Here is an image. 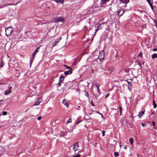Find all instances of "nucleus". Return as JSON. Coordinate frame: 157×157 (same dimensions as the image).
I'll list each match as a JSON object with an SVG mask.
<instances>
[{"instance_id": "obj_1", "label": "nucleus", "mask_w": 157, "mask_h": 157, "mask_svg": "<svg viewBox=\"0 0 157 157\" xmlns=\"http://www.w3.org/2000/svg\"><path fill=\"white\" fill-rule=\"evenodd\" d=\"M13 29L12 27H8L5 28L6 34L7 36H10L12 33Z\"/></svg>"}, {"instance_id": "obj_60", "label": "nucleus", "mask_w": 157, "mask_h": 157, "mask_svg": "<svg viewBox=\"0 0 157 157\" xmlns=\"http://www.w3.org/2000/svg\"><path fill=\"white\" fill-rule=\"evenodd\" d=\"M2 101V100H0V102L1 101Z\"/></svg>"}, {"instance_id": "obj_11", "label": "nucleus", "mask_w": 157, "mask_h": 157, "mask_svg": "<svg viewBox=\"0 0 157 157\" xmlns=\"http://www.w3.org/2000/svg\"><path fill=\"white\" fill-rule=\"evenodd\" d=\"M144 111H140L139 112L138 116L140 118L144 114Z\"/></svg>"}, {"instance_id": "obj_53", "label": "nucleus", "mask_w": 157, "mask_h": 157, "mask_svg": "<svg viewBox=\"0 0 157 157\" xmlns=\"http://www.w3.org/2000/svg\"><path fill=\"white\" fill-rule=\"evenodd\" d=\"M134 117H133V118L132 119V120H133V118Z\"/></svg>"}, {"instance_id": "obj_13", "label": "nucleus", "mask_w": 157, "mask_h": 157, "mask_svg": "<svg viewBox=\"0 0 157 157\" xmlns=\"http://www.w3.org/2000/svg\"><path fill=\"white\" fill-rule=\"evenodd\" d=\"M64 78V77L63 76H61L59 78V82H62Z\"/></svg>"}, {"instance_id": "obj_6", "label": "nucleus", "mask_w": 157, "mask_h": 157, "mask_svg": "<svg viewBox=\"0 0 157 157\" xmlns=\"http://www.w3.org/2000/svg\"><path fill=\"white\" fill-rule=\"evenodd\" d=\"M40 46L39 47H38L33 53L32 57V59L35 57V56L36 54V53L39 52Z\"/></svg>"}, {"instance_id": "obj_7", "label": "nucleus", "mask_w": 157, "mask_h": 157, "mask_svg": "<svg viewBox=\"0 0 157 157\" xmlns=\"http://www.w3.org/2000/svg\"><path fill=\"white\" fill-rule=\"evenodd\" d=\"M12 87L11 86L9 87L8 90H6L5 92V95H7L9 94L11 91V89Z\"/></svg>"}, {"instance_id": "obj_18", "label": "nucleus", "mask_w": 157, "mask_h": 157, "mask_svg": "<svg viewBox=\"0 0 157 157\" xmlns=\"http://www.w3.org/2000/svg\"><path fill=\"white\" fill-rule=\"evenodd\" d=\"M109 0H101V4H104L106 2H108Z\"/></svg>"}, {"instance_id": "obj_48", "label": "nucleus", "mask_w": 157, "mask_h": 157, "mask_svg": "<svg viewBox=\"0 0 157 157\" xmlns=\"http://www.w3.org/2000/svg\"><path fill=\"white\" fill-rule=\"evenodd\" d=\"M93 110H92V111H91V113H89V114H90V115H91V114H92V112H93Z\"/></svg>"}, {"instance_id": "obj_42", "label": "nucleus", "mask_w": 157, "mask_h": 157, "mask_svg": "<svg viewBox=\"0 0 157 157\" xmlns=\"http://www.w3.org/2000/svg\"><path fill=\"white\" fill-rule=\"evenodd\" d=\"M65 135V134H61L60 135V136H64Z\"/></svg>"}, {"instance_id": "obj_38", "label": "nucleus", "mask_w": 157, "mask_h": 157, "mask_svg": "<svg viewBox=\"0 0 157 157\" xmlns=\"http://www.w3.org/2000/svg\"><path fill=\"white\" fill-rule=\"evenodd\" d=\"M153 51H156L157 50V49L156 48H155L152 50Z\"/></svg>"}, {"instance_id": "obj_32", "label": "nucleus", "mask_w": 157, "mask_h": 157, "mask_svg": "<svg viewBox=\"0 0 157 157\" xmlns=\"http://www.w3.org/2000/svg\"><path fill=\"white\" fill-rule=\"evenodd\" d=\"M153 103H154V108H155L157 107V105H156V104L154 102H153Z\"/></svg>"}, {"instance_id": "obj_35", "label": "nucleus", "mask_w": 157, "mask_h": 157, "mask_svg": "<svg viewBox=\"0 0 157 157\" xmlns=\"http://www.w3.org/2000/svg\"><path fill=\"white\" fill-rule=\"evenodd\" d=\"M141 125H142L143 127H144V126H145V124L144 123H141Z\"/></svg>"}, {"instance_id": "obj_15", "label": "nucleus", "mask_w": 157, "mask_h": 157, "mask_svg": "<svg viewBox=\"0 0 157 157\" xmlns=\"http://www.w3.org/2000/svg\"><path fill=\"white\" fill-rule=\"evenodd\" d=\"M152 59H154L155 58H157V54L154 53L151 55Z\"/></svg>"}, {"instance_id": "obj_9", "label": "nucleus", "mask_w": 157, "mask_h": 157, "mask_svg": "<svg viewBox=\"0 0 157 157\" xmlns=\"http://www.w3.org/2000/svg\"><path fill=\"white\" fill-rule=\"evenodd\" d=\"M62 103L64 105H65L67 107H68L69 106V104H68L65 99H63L62 101Z\"/></svg>"}, {"instance_id": "obj_28", "label": "nucleus", "mask_w": 157, "mask_h": 157, "mask_svg": "<svg viewBox=\"0 0 157 157\" xmlns=\"http://www.w3.org/2000/svg\"><path fill=\"white\" fill-rule=\"evenodd\" d=\"M7 114V112L6 111H3L2 112V115H6Z\"/></svg>"}, {"instance_id": "obj_20", "label": "nucleus", "mask_w": 157, "mask_h": 157, "mask_svg": "<svg viewBox=\"0 0 157 157\" xmlns=\"http://www.w3.org/2000/svg\"><path fill=\"white\" fill-rule=\"evenodd\" d=\"M147 2L149 3V5H150V6L151 7V9H153V6H152V4L151 3V2L150 0H149L147 1Z\"/></svg>"}, {"instance_id": "obj_29", "label": "nucleus", "mask_w": 157, "mask_h": 157, "mask_svg": "<svg viewBox=\"0 0 157 157\" xmlns=\"http://www.w3.org/2000/svg\"><path fill=\"white\" fill-rule=\"evenodd\" d=\"M64 66L67 69H70V68H71L70 67H69L68 66L65 65H64Z\"/></svg>"}, {"instance_id": "obj_8", "label": "nucleus", "mask_w": 157, "mask_h": 157, "mask_svg": "<svg viewBox=\"0 0 157 157\" xmlns=\"http://www.w3.org/2000/svg\"><path fill=\"white\" fill-rule=\"evenodd\" d=\"M72 73V68H70L69 69V70L67 71H65L64 72V74L66 75H70Z\"/></svg>"}, {"instance_id": "obj_43", "label": "nucleus", "mask_w": 157, "mask_h": 157, "mask_svg": "<svg viewBox=\"0 0 157 157\" xmlns=\"http://www.w3.org/2000/svg\"><path fill=\"white\" fill-rule=\"evenodd\" d=\"M91 73H94V71L93 70H92Z\"/></svg>"}, {"instance_id": "obj_19", "label": "nucleus", "mask_w": 157, "mask_h": 157, "mask_svg": "<svg viewBox=\"0 0 157 157\" xmlns=\"http://www.w3.org/2000/svg\"><path fill=\"white\" fill-rule=\"evenodd\" d=\"M59 42V41L58 40H55L53 43V46L54 47Z\"/></svg>"}, {"instance_id": "obj_40", "label": "nucleus", "mask_w": 157, "mask_h": 157, "mask_svg": "<svg viewBox=\"0 0 157 157\" xmlns=\"http://www.w3.org/2000/svg\"><path fill=\"white\" fill-rule=\"evenodd\" d=\"M152 124H153V125L155 126V122L154 121H152Z\"/></svg>"}, {"instance_id": "obj_56", "label": "nucleus", "mask_w": 157, "mask_h": 157, "mask_svg": "<svg viewBox=\"0 0 157 157\" xmlns=\"http://www.w3.org/2000/svg\"><path fill=\"white\" fill-rule=\"evenodd\" d=\"M14 4H11V5H14Z\"/></svg>"}, {"instance_id": "obj_27", "label": "nucleus", "mask_w": 157, "mask_h": 157, "mask_svg": "<svg viewBox=\"0 0 157 157\" xmlns=\"http://www.w3.org/2000/svg\"><path fill=\"white\" fill-rule=\"evenodd\" d=\"M81 155L80 154H78L76 155L73 156V157H80Z\"/></svg>"}, {"instance_id": "obj_16", "label": "nucleus", "mask_w": 157, "mask_h": 157, "mask_svg": "<svg viewBox=\"0 0 157 157\" xmlns=\"http://www.w3.org/2000/svg\"><path fill=\"white\" fill-rule=\"evenodd\" d=\"M54 1L57 3H63L64 2V0H54Z\"/></svg>"}, {"instance_id": "obj_49", "label": "nucleus", "mask_w": 157, "mask_h": 157, "mask_svg": "<svg viewBox=\"0 0 157 157\" xmlns=\"http://www.w3.org/2000/svg\"><path fill=\"white\" fill-rule=\"evenodd\" d=\"M101 117H102V118H103V115H102V114H101Z\"/></svg>"}, {"instance_id": "obj_59", "label": "nucleus", "mask_w": 157, "mask_h": 157, "mask_svg": "<svg viewBox=\"0 0 157 157\" xmlns=\"http://www.w3.org/2000/svg\"><path fill=\"white\" fill-rule=\"evenodd\" d=\"M147 2L149 0H146Z\"/></svg>"}, {"instance_id": "obj_47", "label": "nucleus", "mask_w": 157, "mask_h": 157, "mask_svg": "<svg viewBox=\"0 0 157 157\" xmlns=\"http://www.w3.org/2000/svg\"><path fill=\"white\" fill-rule=\"evenodd\" d=\"M96 113H98L100 114L101 115V113H100L98 111V112H96Z\"/></svg>"}, {"instance_id": "obj_3", "label": "nucleus", "mask_w": 157, "mask_h": 157, "mask_svg": "<svg viewBox=\"0 0 157 157\" xmlns=\"http://www.w3.org/2000/svg\"><path fill=\"white\" fill-rule=\"evenodd\" d=\"M124 10L123 9H120L118 11L117 14L119 16H121L124 13Z\"/></svg>"}, {"instance_id": "obj_46", "label": "nucleus", "mask_w": 157, "mask_h": 157, "mask_svg": "<svg viewBox=\"0 0 157 157\" xmlns=\"http://www.w3.org/2000/svg\"><path fill=\"white\" fill-rule=\"evenodd\" d=\"M119 144H120V148H121V143H120H120H119Z\"/></svg>"}, {"instance_id": "obj_39", "label": "nucleus", "mask_w": 157, "mask_h": 157, "mask_svg": "<svg viewBox=\"0 0 157 157\" xmlns=\"http://www.w3.org/2000/svg\"><path fill=\"white\" fill-rule=\"evenodd\" d=\"M91 104L93 106H94V104H93V103L92 101H91Z\"/></svg>"}, {"instance_id": "obj_41", "label": "nucleus", "mask_w": 157, "mask_h": 157, "mask_svg": "<svg viewBox=\"0 0 157 157\" xmlns=\"http://www.w3.org/2000/svg\"><path fill=\"white\" fill-rule=\"evenodd\" d=\"M62 39V38L61 37H59V39H57V40H58L59 41H60V40Z\"/></svg>"}, {"instance_id": "obj_34", "label": "nucleus", "mask_w": 157, "mask_h": 157, "mask_svg": "<svg viewBox=\"0 0 157 157\" xmlns=\"http://www.w3.org/2000/svg\"><path fill=\"white\" fill-rule=\"evenodd\" d=\"M41 118V117L40 116H39L37 118V119L38 120H40Z\"/></svg>"}, {"instance_id": "obj_57", "label": "nucleus", "mask_w": 157, "mask_h": 157, "mask_svg": "<svg viewBox=\"0 0 157 157\" xmlns=\"http://www.w3.org/2000/svg\"><path fill=\"white\" fill-rule=\"evenodd\" d=\"M115 81L117 82H118V81Z\"/></svg>"}, {"instance_id": "obj_14", "label": "nucleus", "mask_w": 157, "mask_h": 157, "mask_svg": "<svg viewBox=\"0 0 157 157\" xmlns=\"http://www.w3.org/2000/svg\"><path fill=\"white\" fill-rule=\"evenodd\" d=\"M132 80L131 79H127V82H128L129 86H132L131 82Z\"/></svg>"}, {"instance_id": "obj_24", "label": "nucleus", "mask_w": 157, "mask_h": 157, "mask_svg": "<svg viewBox=\"0 0 157 157\" xmlns=\"http://www.w3.org/2000/svg\"><path fill=\"white\" fill-rule=\"evenodd\" d=\"M119 153L118 152H115L114 153V155L115 157H117L118 156Z\"/></svg>"}, {"instance_id": "obj_2", "label": "nucleus", "mask_w": 157, "mask_h": 157, "mask_svg": "<svg viewBox=\"0 0 157 157\" xmlns=\"http://www.w3.org/2000/svg\"><path fill=\"white\" fill-rule=\"evenodd\" d=\"M104 52L103 51H101L99 52L98 58L99 59L101 60L104 58Z\"/></svg>"}, {"instance_id": "obj_26", "label": "nucleus", "mask_w": 157, "mask_h": 157, "mask_svg": "<svg viewBox=\"0 0 157 157\" xmlns=\"http://www.w3.org/2000/svg\"><path fill=\"white\" fill-rule=\"evenodd\" d=\"M72 121V120L71 119L69 118L68 120L67 121V123H69L71 122Z\"/></svg>"}, {"instance_id": "obj_22", "label": "nucleus", "mask_w": 157, "mask_h": 157, "mask_svg": "<svg viewBox=\"0 0 157 157\" xmlns=\"http://www.w3.org/2000/svg\"><path fill=\"white\" fill-rule=\"evenodd\" d=\"M94 85L96 86L97 88H98L99 87V84L97 82H96L95 83Z\"/></svg>"}, {"instance_id": "obj_33", "label": "nucleus", "mask_w": 157, "mask_h": 157, "mask_svg": "<svg viewBox=\"0 0 157 157\" xmlns=\"http://www.w3.org/2000/svg\"><path fill=\"white\" fill-rule=\"evenodd\" d=\"M61 85V82H59L58 83V86L59 87Z\"/></svg>"}, {"instance_id": "obj_36", "label": "nucleus", "mask_w": 157, "mask_h": 157, "mask_svg": "<svg viewBox=\"0 0 157 157\" xmlns=\"http://www.w3.org/2000/svg\"><path fill=\"white\" fill-rule=\"evenodd\" d=\"M109 94H107L106 96H105V98H107L108 97H109Z\"/></svg>"}, {"instance_id": "obj_58", "label": "nucleus", "mask_w": 157, "mask_h": 157, "mask_svg": "<svg viewBox=\"0 0 157 157\" xmlns=\"http://www.w3.org/2000/svg\"><path fill=\"white\" fill-rule=\"evenodd\" d=\"M147 2L149 0H146Z\"/></svg>"}, {"instance_id": "obj_17", "label": "nucleus", "mask_w": 157, "mask_h": 157, "mask_svg": "<svg viewBox=\"0 0 157 157\" xmlns=\"http://www.w3.org/2000/svg\"><path fill=\"white\" fill-rule=\"evenodd\" d=\"M40 101H36L34 103V104L33 105V106L37 105H39L40 103Z\"/></svg>"}, {"instance_id": "obj_23", "label": "nucleus", "mask_w": 157, "mask_h": 157, "mask_svg": "<svg viewBox=\"0 0 157 157\" xmlns=\"http://www.w3.org/2000/svg\"><path fill=\"white\" fill-rule=\"evenodd\" d=\"M4 65V62L2 61H1V64H0L1 67H2Z\"/></svg>"}, {"instance_id": "obj_30", "label": "nucleus", "mask_w": 157, "mask_h": 157, "mask_svg": "<svg viewBox=\"0 0 157 157\" xmlns=\"http://www.w3.org/2000/svg\"><path fill=\"white\" fill-rule=\"evenodd\" d=\"M121 108H122L121 107H119V109L120 112V115H121V111H122Z\"/></svg>"}, {"instance_id": "obj_51", "label": "nucleus", "mask_w": 157, "mask_h": 157, "mask_svg": "<svg viewBox=\"0 0 157 157\" xmlns=\"http://www.w3.org/2000/svg\"><path fill=\"white\" fill-rule=\"evenodd\" d=\"M156 27L157 28V22H156Z\"/></svg>"}, {"instance_id": "obj_4", "label": "nucleus", "mask_w": 157, "mask_h": 157, "mask_svg": "<svg viewBox=\"0 0 157 157\" xmlns=\"http://www.w3.org/2000/svg\"><path fill=\"white\" fill-rule=\"evenodd\" d=\"M63 18L62 17H59V18H56L55 19V21L56 22H63L64 21Z\"/></svg>"}, {"instance_id": "obj_52", "label": "nucleus", "mask_w": 157, "mask_h": 157, "mask_svg": "<svg viewBox=\"0 0 157 157\" xmlns=\"http://www.w3.org/2000/svg\"><path fill=\"white\" fill-rule=\"evenodd\" d=\"M84 54V53H83L82 54V56Z\"/></svg>"}, {"instance_id": "obj_45", "label": "nucleus", "mask_w": 157, "mask_h": 157, "mask_svg": "<svg viewBox=\"0 0 157 157\" xmlns=\"http://www.w3.org/2000/svg\"><path fill=\"white\" fill-rule=\"evenodd\" d=\"M81 121H80L78 122L77 123V124H78Z\"/></svg>"}, {"instance_id": "obj_44", "label": "nucleus", "mask_w": 157, "mask_h": 157, "mask_svg": "<svg viewBox=\"0 0 157 157\" xmlns=\"http://www.w3.org/2000/svg\"><path fill=\"white\" fill-rule=\"evenodd\" d=\"M80 107V106H78V107L77 108V109H78L79 110V108Z\"/></svg>"}, {"instance_id": "obj_5", "label": "nucleus", "mask_w": 157, "mask_h": 157, "mask_svg": "<svg viewBox=\"0 0 157 157\" xmlns=\"http://www.w3.org/2000/svg\"><path fill=\"white\" fill-rule=\"evenodd\" d=\"M79 147V145L78 143L77 142H75L73 145V149L75 151H77L78 150V148Z\"/></svg>"}, {"instance_id": "obj_37", "label": "nucleus", "mask_w": 157, "mask_h": 157, "mask_svg": "<svg viewBox=\"0 0 157 157\" xmlns=\"http://www.w3.org/2000/svg\"><path fill=\"white\" fill-rule=\"evenodd\" d=\"M97 91L98 92H100V89H99V87H98V88H97Z\"/></svg>"}, {"instance_id": "obj_55", "label": "nucleus", "mask_w": 157, "mask_h": 157, "mask_svg": "<svg viewBox=\"0 0 157 157\" xmlns=\"http://www.w3.org/2000/svg\"><path fill=\"white\" fill-rule=\"evenodd\" d=\"M48 9H50V7L49 6V7H48Z\"/></svg>"}, {"instance_id": "obj_12", "label": "nucleus", "mask_w": 157, "mask_h": 157, "mask_svg": "<svg viewBox=\"0 0 157 157\" xmlns=\"http://www.w3.org/2000/svg\"><path fill=\"white\" fill-rule=\"evenodd\" d=\"M101 25V24H98V27H97V28L96 29L95 33H94V34H95L98 31V30L100 29H101V28L100 27Z\"/></svg>"}, {"instance_id": "obj_10", "label": "nucleus", "mask_w": 157, "mask_h": 157, "mask_svg": "<svg viewBox=\"0 0 157 157\" xmlns=\"http://www.w3.org/2000/svg\"><path fill=\"white\" fill-rule=\"evenodd\" d=\"M120 2L122 3L127 4L129 2V0H120Z\"/></svg>"}, {"instance_id": "obj_25", "label": "nucleus", "mask_w": 157, "mask_h": 157, "mask_svg": "<svg viewBox=\"0 0 157 157\" xmlns=\"http://www.w3.org/2000/svg\"><path fill=\"white\" fill-rule=\"evenodd\" d=\"M85 95L88 97H89V94H88V92H87V91H85Z\"/></svg>"}, {"instance_id": "obj_31", "label": "nucleus", "mask_w": 157, "mask_h": 157, "mask_svg": "<svg viewBox=\"0 0 157 157\" xmlns=\"http://www.w3.org/2000/svg\"><path fill=\"white\" fill-rule=\"evenodd\" d=\"M102 136H104L105 135V131L103 130L102 131Z\"/></svg>"}, {"instance_id": "obj_50", "label": "nucleus", "mask_w": 157, "mask_h": 157, "mask_svg": "<svg viewBox=\"0 0 157 157\" xmlns=\"http://www.w3.org/2000/svg\"><path fill=\"white\" fill-rule=\"evenodd\" d=\"M124 149H126V148H127V147H126V146L124 147Z\"/></svg>"}, {"instance_id": "obj_21", "label": "nucleus", "mask_w": 157, "mask_h": 157, "mask_svg": "<svg viewBox=\"0 0 157 157\" xmlns=\"http://www.w3.org/2000/svg\"><path fill=\"white\" fill-rule=\"evenodd\" d=\"M129 141L131 144L132 145L133 141V139L132 138H130L129 139Z\"/></svg>"}, {"instance_id": "obj_54", "label": "nucleus", "mask_w": 157, "mask_h": 157, "mask_svg": "<svg viewBox=\"0 0 157 157\" xmlns=\"http://www.w3.org/2000/svg\"><path fill=\"white\" fill-rule=\"evenodd\" d=\"M3 6H2V7H0V8H3Z\"/></svg>"}]
</instances>
